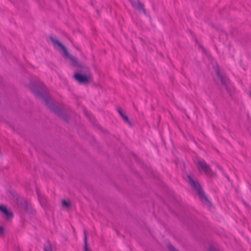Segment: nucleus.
Segmentation results:
<instances>
[{
	"label": "nucleus",
	"instance_id": "obj_22",
	"mask_svg": "<svg viewBox=\"0 0 251 251\" xmlns=\"http://www.w3.org/2000/svg\"><path fill=\"white\" fill-rule=\"evenodd\" d=\"M244 203L247 207L249 206V205L247 204L245 202H244Z\"/></svg>",
	"mask_w": 251,
	"mask_h": 251
},
{
	"label": "nucleus",
	"instance_id": "obj_12",
	"mask_svg": "<svg viewBox=\"0 0 251 251\" xmlns=\"http://www.w3.org/2000/svg\"><path fill=\"white\" fill-rule=\"evenodd\" d=\"M122 118L124 120L125 122L127 123L130 126H133L132 123L129 120L128 116L126 114L122 117Z\"/></svg>",
	"mask_w": 251,
	"mask_h": 251
},
{
	"label": "nucleus",
	"instance_id": "obj_14",
	"mask_svg": "<svg viewBox=\"0 0 251 251\" xmlns=\"http://www.w3.org/2000/svg\"><path fill=\"white\" fill-rule=\"evenodd\" d=\"M84 113L85 115L89 119V120L92 122H94L95 121V119L93 117V116L91 115V113H89L88 111L85 110Z\"/></svg>",
	"mask_w": 251,
	"mask_h": 251
},
{
	"label": "nucleus",
	"instance_id": "obj_16",
	"mask_svg": "<svg viewBox=\"0 0 251 251\" xmlns=\"http://www.w3.org/2000/svg\"><path fill=\"white\" fill-rule=\"evenodd\" d=\"M168 250H169V251H178L171 244H169L168 245Z\"/></svg>",
	"mask_w": 251,
	"mask_h": 251
},
{
	"label": "nucleus",
	"instance_id": "obj_4",
	"mask_svg": "<svg viewBox=\"0 0 251 251\" xmlns=\"http://www.w3.org/2000/svg\"><path fill=\"white\" fill-rule=\"evenodd\" d=\"M215 71L217 76L220 80L221 84L224 87L229 96L231 97L232 92V84L230 79L226 75L222 74L221 73L218 67L216 69Z\"/></svg>",
	"mask_w": 251,
	"mask_h": 251
},
{
	"label": "nucleus",
	"instance_id": "obj_3",
	"mask_svg": "<svg viewBox=\"0 0 251 251\" xmlns=\"http://www.w3.org/2000/svg\"><path fill=\"white\" fill-rule=\"evenodd\" d=\"M188 182L194 190L197 192L198 195L202 202H207L210 205L212 204L211 201L208 199L205 193L204 192L201 186L197 180L193 179L192 176L190 175H187Z\"/></svg>",
	"mask_w": 251,
	"mask_h": 251
},
{
	"label": "nucleus",
	"instance_id": "obj_17",
	"mask_svg": "<svg viewBox=\"0 0 251 251\" xmlns=\"http://www.w3.org/2000/svg\"><path fill=\"white\" fill-rule=\"evenodd\" d=\"M0 235L1 237H3L4 235V228L2 226H0Z\"/></svg>",
	"mask_w": 251,
	"mask_h": 251
},
{
	"label": "nucleus",
	"instance_id": "obj_5",
	"mask_svg": "<svg viewBox=\"0 0 251 251\" xmlns=\"http://www.w3.org/2000/svg\"><path fill=\"white\" fill-rule=\"evenodd\" d=\"M132 7L138 10L139 12H142L144 14L147 15V11L144 8V4L141 2L139 0H128Z\"/></svg>",
	"mask_w": 251,
	"mask_h": 251
},
{
	"label": "nucleus",
	"instance_id": "obj_7",
	"mask_svg": "<svg viewBox=\"0 0 251 251\" xmlns=\"http://www.w3.org/2000/svg\"><path fill=\"white\" fill-rule=\"evenodd\" d=\"M21 205L25 212L31 215L35 214V210L32 208L30 204L28 203L25 200L22 202Z\"/></svg>",
	"mask_w": 251,
	"mask_h": 251
},
{
	"label": "nucleus",
	"instance_id": "obj_18",
	"mask_svg": "<svg viewBox=\"0 0 251 251\" xmlns=\"http://www.w3.org/2000/svg\"><path fill=\"white\" fill-rule=\"evenodd\" d=\"M217 167L223 173V174L225 173L223 169L221 166L219 165H217Z\"/></svg>",
	"mask_w": 251,
	"mask_h": 251
},
{
	"label": "nucleus",
	"instance_id": "obj_8",
	"mask_svg": "<svg viewBox=\"0 0 251 251\" xmlns=\"http://www.w3.org/2000/svg\"><path fill=\"white\" fill-rule=\"evenodd\" d=\"M0 212L5 215L7 220L11 219L13 217V213L7 208V206L3 204L0 205Z\"/></svg>",
	"mask_w": 251,
	"mask_h": 251
},
{
	"label": "nucleus",
	"instance_id": "obj_11",
	"mask_svg": "<svg viewBox=\"0 0 251 251\" xmlns=\"http://www.w3.org/2000/svg\"><path fill=\"white\" fill-rule=\"evenodd\" d=\"M62 204L63 207L66 208H70L72 206V203L70 201L65 200L62 201Z\"/></svg>",
	"mask_w": 251,
	"mask_h": 251
},
{
	"label": "nucleus",
	"instance_id": "obj_6",
	"mask_svg": "<svg viewBox=\"0 0 251 251\" xmlns=\"http://www.w3.org/2000/svg\"><path fill=\"white\" fill-rule=\"evenodd\" d=\"M198 166L200 167L204 173L209 176H211L213 175V172L209 165L204 161H199Z\"/></svg>",
	"mask_w": 251,
	"mask_h": 251
},
{
	"label": "nucleus",
	"instance_id": "obj_1",
	"mask_svg": "<svg viewBox=\"0 0 251 251\" xmlns=\"http://www.w3.org/2000/svg\"><path fill=\"white\" fill-rule=\"evenodd\" d=\"M50 40L54 46H57L63 52V57L65 59H69L74 67H77L80 70L78 72L75 73L74 77L80 84H87L92 81V75L90 73L89 68L84 63L77 61L76 58L72 56L68 51L67 48L63 45L58 40L52 36H50Z\"/></svg>",
	"mask_w": 251,
	"mask_h": 251
},
{
	"label": "nucleus",
	"instance_id": "obj_2",
	"mask_svg": "<svg viewBox=\"0 0 251 251\" xmlns=\"http://www.w3.org/2000/svg\"><path fill=\"white\" fill-rule=\"evenodd\" d=\"M28 86L35 96L43 100L51 112L66 122H69L70 118L68 115L50 100V98L48 94L47 88L42 81L38 80L31 82L29 83Z\"/></svg>",
	"mask_w": 251,
	"mask_h": 251
},
{
	"label": "nucleus",
	"instance_id": "obj_15",
	"mask_svg": "<svg viewBox=\"0 0 251 251\" xmlns=\"http://www.w3.org/2000/svg\"><path fill=\"white\" fill-rule=\"evenodd\" d=\"M117 111L119 113V115L122 118L125 114L124 113L122 108L121 107H118L117 108Z\"/></svg>",
	"mask_w": 251,
	"mask_h": 251
},
{
	"label": "nucleus",
	"instance_id": "obj_21",
	"mask_svg": "<svg viewBox=\"0 0 251 251\" xmlns=\"http://www.w3.org/2000/svg\"><path fill=\"white\" fill-rule=\"evenodd\" d=\"M224 174V175L226 176V177L227 178V179H228L229 181H230V178H229V177L227 175H226L225 173H224V174Z\"/></svg>",
	"mask_w": 251,
	"mask_h": 251
},
{
	"label": "nucleus",
	"instance_id": "obj_25",
	"mask_svg": "<svg viewBox=\"0 0 251 251\" xmlns=\"http://www.w3.org/2000/svg\"><path fill=\"white\" fill-rule=\"evenodd\" d=\"M203 51L205 50V49L203 48Z\"/></svg>",
	"mask_w": 251,
	"mask_h": 251
},
{
	"label": "nucleus",
	"instance_id": "obj_23",
	"mask_svg": "<svg viewBox=\"0 0 251 251\" xmlns=\"http://www.w3.org/2000/svg\"><path fill=\"white\" fill-rule=\"evenodd\" d=\"M11 194H12V195H13V196H14V195L13 194V193H11Z\"/></svg>",
	"mask_w": 251,
	"mask_h": 251
},
{
	"label": "nucleus",
	"instance_id": "obj_9",
	"mask_svg": "<svg viewBox=\"0 0 251 251\" xmlns=\"http://www.w3.org/2000/svg\"><path fill=\"white\" fill-rule=\"evenodd\" d=\"M36 192L38 196L39 201L41 205L43 207H46L47 204L46 198L45 197L44 195L40 193L39 190L37 188L36 189Z\"/></svg>",
	"mask_w": 251,
	"mask_h": 251
},
{
	"label": "nucleus",
	"instance_id": "obj_24",
	"mask_svg": "<svg viewBox=\"0 0 251 251\" xmlns=\"http://www.w3.org/2000/svg\"><path fill=\"white\" fill-rule=\"evenodd\" d=\"M11 194H12V195H13V196H14V195L13 194V193H11Z\"/></svg>",
	"mask_w": 251,
	"mask_h": 251
},
{
	"label": "nucleus",
	"instance_id": "obj_13",
	"mask_svg": "<svg viewBox=\"0 0 251 251\" xmlns=\"http://www.w3.org/2000/svg\"><path fill=\"white\" fill-rule=\"evenodd\" d=\"M44 251H52L51 245L50 241H48V245L44 246Z\"/></svg>",
	"mask_w": 251,
	"mask_h": 251
},
{
	"label": "nucleus",
	"instance_id": "obj_10",
	"mask_svg": "<svg viewBox=\"0 0 251 251\" xmlns=\"http://www.w3.org/2000/svg\"><path fill=\"white\" fill-rule=\"evenodd\" d=\"M84 251H91L90 249L88 247V241H87V231L86 230H84Z\"/></svg>",
	"mask_w": 251,
	"mask_h": 251
},
{
	"label": "nucleus",
	"instance_id": "obj_19",
	"mask_svg": "<svg viewBox=\"0 0 251 251\" xmlns=\"http://www.w3.org/2000/svg\"><path fill=\"white\" fill-rule=\"evenodd\" d=\"M210 251H216V250L213 247H210L209 248Z\"/></svg>",
	"mask_w": 251,
	"mask_h": 251
},
{
	"label": "nucleus",
	"instance_id": "obj_20",
	"mask_svg": "<svg viewBox=\"0 0 251 251\" xmlns=\"http://www.w3.org/2000/svg\"><path fill=\"white\" fill-rule=\"evenodd\" d=\"M184 112L185 113L186 115V116H187V118L189 120H190V116H189V115H188L186 113V110H184Z\"/></svg>",
	"mask_w": 251,
	"mask_h": 251
}]
</instances>
